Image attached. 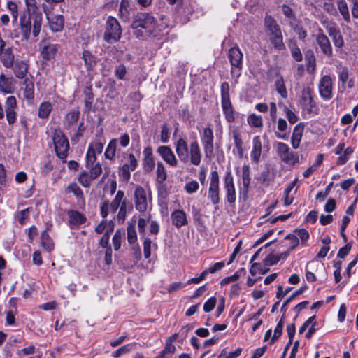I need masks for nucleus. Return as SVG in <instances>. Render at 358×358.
Wrapping results in <instances>:
<instances>
[{
	"instance_id": "f257e3e1",
	"label": "nucleus",
	"mask_w": 358,
	"mask_h": 358,
	"mask_svg": "<svg viewBox=\"0 0 358 358\" xmlns=\"http://www.w3.org/2000/svg\"><path fill=\"white\" fill-rule=\"evenodd\" d=\"M27 15L24 14L20 19V29L22 39L29 41L31 31L34 38H37L41 31L43 15L36 0H24Z\"/></svg>"
},
{
	"instance_id": "f03ea898",
	"label": "nucleus",
	"mask_w": 358,
	"mask_h": 358,
	"mask_svg": "<svg viewBox=\"0 0 358 358\" xmlns=\"http://www.w3.org/2000/svg\"><path fill=\"white\" fill-rule=\"evenodd\" d=\"M177 156L182 163L189 162L194 166H199L202 159V152L200 145L196 140L188 145L183 138H179L175 143Z\"/></svg>"
},
{
	"instance_id": "7ed1b4c3",
	"label": "nucleus",
	"mask_w": 358,
	"mask_h": 358,
	"mask_svg": "<svg viewBox=\"0 0 358 358\" xmlns=\"http://www.w3.org/2000/svg\"><path fill=\"white\" fill-rule=\"evenodd\" d=\"M131 28L133 29L141 28L145 30V36L161 40L164 35L162 30L165 27L158 24L155 17L149 13H138L134 17Z\"/></svg>"
},
{
	"instance_id": "20e7f679",
	"label": "nucleus",
	"mask_w": 358,
	"mask_h": 358,
	"mask_svg": "<svg viewBox=\"0 0 358 358\" xmlns=\"http://www.w3.org/2000/svg\"><path fill=\"white\" fill-rule=\"evenodd\" d=\"M152 192L149 187H143L138 185L134 192L135 208L140 213H145L152 208Z\"/></svg>"
},
{
	"instance_id": "39448f33",
	"label": "nucleus",
	"mask_w": 358,
	"mask_h": 358,
	"mask_svg": "<svg viewBox=\"0 0 358 358\" xmlns=\"http://www.w3.org/2000/svg\"><path fill=\"white\" fill-rule=\"evenodd\" d=\"M264 26L265 30L273 46L280 50L285 49V46L283 43L281 29L275 20L270 15H266L264 19Z\"/></svg>"
},
{
	"instance_id": "423d86ee",
	"label": "nucleus",
	"mask_w": 358,
	"mask_h": 358,
	"mask_svg": "<svg viewBox=\"0 0 358 358\" xmlns=\"http://www.w3.org/2000/svg\"><path fill=\"white\" fill-rule=\"evenodd\" d=\"M228 58L231 66V77L234 79L235 82H237L243 69V54L238 45L234 46L229 49Z\"/></svg>"
},
{
	"instance_id": "0eeeda50",
	"label": "nucleus",
	"mask_w": 358,
	"mask_h": 358,
	"mask_svg": "<svg viewBox=\"0 0 358 358\" xmlns=\"http://www.w3.org/2000/svg\"><path fill=\"white\" fill-rule=\"evenodd\" d=\"M56 155L65 162L68 157L69 143L68 138L59 129H55L52 136Z\"/></svg>"
},
{
	"instance_id": "6e6552de",
	"label": "nucleus",
	"mask_w": 358,
	"mask_h": 358,
	"mask_svg": "<svg viewBox=\"0 0 358 358\" xmlns=\"http://www.w3.org/2000/svg\"><path fill=\"white\" fill-rule=\"evenodd\" d=\"M122 36V29L116 18L109 16L107 18L103 39L108 43L117 42Z\"/></svg>"
},
{
	"instance_id": "1a4fd4ad",
	"label": "nucleus",
	"mask_w": 358,
	"mask_h": 358,
	"mask_svg": "<svg viewBox=\"0 0 358 358\" xmlns=\"http://www.w3.org/2000/svg\"><path fill=\"white\" fill-rule=\"evenodd\" d=\"M313 90L310 87H304L299 96V105L303 113L307 114L315 113L317 110L316 103L313 98Z\"/></svg>"
},
{
	"instance_id": "9d476101",
	"label": "nucleus",
	"mask_w": 358,
	"mask_h": 358,
	"mask_svg": "<svg viewBox=\"0 0 358 358\" xmlns=\"http://www.w3.org/2000/svg\"><path fill=\"white\" fill-rule=\"evenodd\" d=\"M276 152L280 159L289 165L299 163V156L296 152L292 151L289 145L282 142L275 144Z\"/></svg>"
},
{
	"instance_id": "9b49d317",
	"label": "nucleus",
	"mask_w": 358,
	"mask_h": 358,
	"mask_svg": "<svg viewBox=\"0 0 358 358\" xmlns=\"http://www.w3.org/2000/svg\"><path fill=\"white\" fill-rule=\"evenodd\" d=\"M201 141L203 148L205 157L211 159L214 156V136L213 129L206 127L201 133Z\"/></svg>"
},
{
	"instance_id": "f8f14e48",
	"label": "nucleus",
	"mask_w": 358,
	"mask_h": 358,
	"mask_svg": "<svg viewBox=\"0 0 358 358\" xmlns=\"http://www.w3.org/2000/svg\"><path fill=\"white\" fill-rule=\"evenodd\" d=\"M43 10L45 14L50 29L52 32L62 31L64 26V16L62 15L50 14L45 6H43Z\"/></svg>"
},
{
	"instance_id": "ddd939ff",
	"label": "nucleus",
	"mask_w": 358,
	"mask_h": 358,
	"mask_svg": "<svg viewBox=\"0 0 358 358\" xmlns=\"http://www.w3.org/2000/svg\"><path fill=\"white\" fill-rule=\"evenodd\" d=\"M224 189L226 192V198L227 202L234 204L236 202V189L234 177L231 171L226 172L224 178Z\"/></svg>"
},
{
	"instance_id": "4468645a",
	"label": "nucleus",
	"mask_w": 358,
	"mask_h": 358,
	"mask_svg": "<svg viewBox=\"0 0 358 358\" xmlns=\"http://www.w3.org/2000/svg\"><path fill=\"white\" fill-rule=\"evenodd\" d=\"M17 99L14 96H10L6 98L5 101V112L6 119L9 124H13L17 120Z\"/></svg>"
},
{
	"instance_id": "2eb2a0df",
	"label": "nucleus",
	"mask_w": 358,
	"mask_h": 358,
	"mask_svg": "<svg viewBox=\"0 0 358 358\" xmlns=\"http://www.w3.org/2000/svg\"><path fill=\"white\" fill-rule=\"evenodd\" d=\"M318 90L320 95L323 99L330 100L332 98L333 83L329 76L326 75L320 78Z\"/></svg>"
},
{
	"instance_id": "dca6fc26",
	"label": "nucleus",
	"mask_w": 358,
	"mask_h": 358,
	"mask_svg": "<svg viewBox=\"0 0 358 358\" xmlns=\"http://www.w3.org/2000/svg\"><path fill=\"white\" fill-rule=\"evenodd\" d=\"M157 152L169 166L171 167L178 166V161L169 146L161 145L157 148Z\"/></svg>"
},
{
	"instance_id": "f3484780",
	"label": "nucleus",
	"mask_w": 358,
	"mask_h": 358,
	"mask_svg": "<svg viewBox=\"0 0 358 358\" xmlns=\"http://www.w3.org/2000/svg\"><path fill=\"white\" fill-rule=\"evenodd\" d=\"M316 42L324 55L329 57L332 55V47L331 43L328 37L320 28L319 29V32L316 36Z\"/></svg>"
},
{
	"instance_id": "a211bd4d",
	"label": "nucleus",
	"mask_w": 358,
	"mask_h": 358,
	"mask_svg": "<svg viewBox=\"0 0 358 358\" xmlns=\"http://www.w3.org/2000/svg\"><path fill=\"white\" fill-rule=\"evenodd\" d=\"M41 45V55L43 59L46 61L54 59L59 48L58 44L50 43L45 41H43Z\"/></svg>"
},
{
	"instance_id": "6ab92c4d",
	"label": "nucleus",
	"mask_w": 358,
	"mask_h": 358,
	"mask_svg": "<svg viewBox=\"0 0 358 358\" xmlns=\"http://www.w3.org/2000/svg\"><path fill=\"white\" fill-rule=\"evenodd\" d=\"M143 168L146 173H150L155 168V162L152 148L150 146L145 147L143 151Z\"/></svg>"
},
{
	"instance_id": "aec40b11",
	"label": "nucleus",
	"mask_w": 358,
	"mask_h": 358,
	"mask_svg": "<svg viewBox=\"0 0 358 358\" xmlns=\"http://www.w3.org/2000/svg\"><path fill=\"white\" fill-rule=\"evenodd\" d=\"M69 217V225L71 229H74L84 224L87 221L86 217L78 210H69L67 212Z\"/></svg>"
},
{
	"instance_id": "412c9836",
	"label": "nucleus",
	"mask_w": 358,
	"mask_h": 358,
	"mask_svg": "<svg viewBox=\"0 0 358 358\" xmlns=\"http://www.w3.org/2000/svg\"><path fill=\"white\" fill-rule=\"evenodd\" d=\"M16 81L13 77L0 74V91L4 94H12L15 91Z\"/></svg>"
},
{
	"instance_id": "4be33fe9",
	"label": "nucleus",
	"mask_w": 358,
	"mask_h": 358,
	"mask_svg": "<svg viewBox=\"0 0 358 358\" xmlns=\"http://www.w3.org/2000/svg\"><path fill=\"white\" fill-rule=\"evenodd\" d=\"M262 142L259 136H256L252 138V148L250 152L251 160L255 164H258L260 161L262 152Z\"/></svg>"
},
{
	"instance_id": "5701e85b",
	"label": "nucleus",
	"mask_w": 358,
	"mask_h": 358,
	"mask_svg": "<svg viewBox=\"0 0 358 358\" xmlns=\"http://www.w3.org/2000/svg\"><path fill=\"white\" fill-rule=\"evenodd\" d=\"M11 68L13 69V73L17 78L23 79L27 74L29 64L24 60L16 59Z\"/></svg>"
},
{
	"instance_id": "b1692460",
	"label": "nucleus",
	"mask_w": 358,
	"mask_h": 358,
	"mask_svg": "<svg viewBox=\"0 0 358 358\" xmlns=\"http://www.w3.org/2000/svg\"><path fill=\"white\" fill-rule=\"evenodd\" d=\"M221 90V105L222 110L232 108V103L230 99L229 85L227 82H223L220 86Z\"/></svg>"
},
{
	"instance_id": "393cba45",
	"label": "nucleus",
	"mask_w": 358,
	"mask_h": 358,
	"mask_svg": "<svg viewBox=\"0 0 358 358\" xmlns=\"http://www.w3.org/2000/svg\"><path fill=\"white\" fill-rule=\"evenodd\" d=\"M303 131L304 124L303 122H300L294 127L291 138V143L294 149H297L299 147Z\"/></svg>"
},
{
	"instance_id": "a878e982",
	"label": "nucleus",
	"mask_w": 358,
	"mask_h": 358,
	"mask_svg": "<svg viewBox=\"0 0 358 358\" xmlns=\"http://www.w3.org/2000/svg\"><path fill=\"white\" fill-rule=\"evenodd\" d=\"M172 224L177 228L187 224V215L182 210H176L171 215Z\"/></svg>"
},
{
	"instance_id": "bb28decb",
	"label": "nucleus",
	"mask_w": 358,
	"mask_h": 358,
	"mask_svg": "<svg viewBox=\"0 0 358 358\" xmlns=\"http://www.w3.org/2000/svg\"><path fill=\"white\" fill-rule=\"evenodd\" d=\"M81 58L84 62V65L87 71H92L98 62L96 56L89 50H84L82 52Z\"/></svg>"
},
{
	"instance_id": "cd10ccee",
	"label": "nucleus",
	"mask_w": 358,
	"mask_h": 358,
	"mask_svg": "<svg viewBox=\"0 0 358 358\" xmlns=\"http://www.w3.org/2000/svg\"><path fill=\"white\" fill-rule=\"evenodd\" d=\"M0 59L4 67L10 69L13 66L15 55L11 48L3 49L0 54Z\"/></svg>"
},
{
	"instance_id": "c85d7f7f",
	"label": "nucleus",
	"mask_w": 358,
	"mask_h": 358,
	"mask_svg": "<svg viewBox=\"0 0 358 358\" xmlns=\"http://www.w3.org/2000/svg\"><path fill=\"white\" fill-rule=\"evenodd\" d=\"M231 136L234 140L235 147L237 150V154L239 158H243L244 155L243 141L241 138V132L238 129H234L231 131Z\"/></svg>"
},
{
	"instance_id": "c756f323",
	"label": "nucleus",
	"mask_w": 358,
	"mask_h": 358,
	"mask_svg": "<svg viewBox=\"0 0 358 358\" xmlns=\"http://www.w3.org/2000/svg\"><path fill=\"white\" fill-rule=\"evenodd\" d=\"M167 179V172L166 167L162 162L158 161L156 169V182L163 184Z\"/></svg>"
},
{
	"instance_id": "7c9ffc66",
	"label": "nucleus",
	"mask_w": 358,
	"mask_h": 358,
	"mask_svg": "<svg viewBox=\"0 0 358 358\" xmlns=\"http://www.w3.org/2000/svg\"><path fill=\"white\" fill-rule=\"evenodd\" d=\"M336 5L338 10L345 22L349 23L351 21L348 5L345 0H337Z\"/></svg>"
},
{
	"instance_id": "2f4dec72",
	"label": "nucleus",
	"mask_w": 358,
	"mask_h": 358,
	"mask_svg": "<svg viewBox=\"0 0 358 358\" xmlns=\"http://www.w3.org/2000/svg\"><path fill=\"white\" fill-rule=\"evenodd\" d=\"M123 203H127L124 199V193L122 190H118L112 202L109 203L111 212L115 213Z\"/></svg>"
},
{
	"instance_id": "473e14b6",
	"label": "nucleus",
	"mask_w": 358,
	"mask_h": 358,
	"mask_svg": "<svg viewBox=\"0 0 358 358\" xmlns=\"http://www.w3.org/2000/svg\"><path fill=\"white\" fill-rule=\"evenodd\" d=\"M129 4L130 0H121L118 15L124 22H127L130 19V13L129 10Z\"/></svg>"
},
{
	"instance_id": "72a5a7b5",
	"label": "nucleus",
	"mask_w": 358,
	"mask_h": 358,
	"mask_svg": "<svg viewBox=\"0 0 358 358\" xmlns=\"http://www.w3.org/2000/svg\"><path fill=\"white\" fill-rule=\"evenodd\" d=\"M117 147V140L116 138L111 139L109 143L108 144L104 152V156L106 159H109L110 161H113L115 159Z\"/></svg>"
},
{
	"instance_id": "f704fd0d",
	"label": "nucleus",
	"mask_w": 358,
	"mask_h": 358,
	"mask_svg": "<svg viewBox=\"0 0 358 358\" xmlns=\"http://www.w3.org/2000/svg\"><path fill=\"white\" fill-rule=\"evenodd\" d=\"M208 198L214 205L220 202V184H210Z\"/></svg>"
},
{
	"instance_id": "c9c22d12",
	"label": "nucleus",
	"mask_w": 358,
	"mask_h": 358,
	"mask_svg": "<svg viewBox=\"0 0 358 358\" xmlns=\"http://www.w3.org/2000/svg\"><path fill=\"white\" fill-rule=\"evenodd\" d=\"M52 110V105L50 101H43L38 106V116L41 119H46L49 117Z\"/></svg>"
},
{
	"instance_id": "e433bc0d",
	"label": "nucleus",
	"mask_w": 358,
	"mask_h": 358,
	"mask_svg": "<svg viewBox=\"0 0 358 358\" xmlns=\"http://www.w3.org/2000/svg\"><path fill=\"white\" fill-rule=\"evenodd\" d=\"M80 117V111L77 109L72 110L68 113L64 119V123L67 128L74 125Z\"/></svg>"
},
{
	"instance_id": "4c0bfd02",
	"label": "nucleus",
	"mask_w": 358,
	"mask_h": 358,
	"mask_svg": "<svg viewBox=\"0 0 358 358\" xmlns=\"http://www.w3.org/2000/svg\"><path fill=\"white\" fill-rule=\"evenodd\" d=\"M275 88L282 99L287 98L288 93L285 84L284 78L282 76H280L277 78L275 82Z\"/></svg>"
},
{
	"instance_id": "58836bf2",
	"label": "nucleus",
	"mask_w": 358,
	"mask_h": 358,
	"mask_svg": "<svg viewBox=\"0 0 358 358\" xmlns=\"http://www.w3.org/2000/svg\"><path fill=\"white\" fill-rule=\"evenodd\" d=\"M250 173V166L247 164H244L242 167L241 178L243 181V190L245 193L248 192L250 184L251 179Z\"/></svg>"
},
{
	"instance_id": "ea45409f",
	"label": "nucleus",
	"mask_w": 358,
	"mask_h": 358,
	"mask_svg": "<svg viewBox=\"0 0 358 358\" xmlns=\"http://www.w3.org/2000/svg\"><path fill=\"white\" fill-rule=\"evenodd\" d=\"M41 245L48 252L54 249V243L46 231H44L41 234Z\"/></svg>"
},
{
	"instance_id": "a19ab883",
	"label": "nucleus",
	"mask_w": 358,
	"mask_h": 358,
	"mask_svg": "<svg viewBox=\"0 0 358 358\" xmlns=\"http://www.w3.org/2000/svg\"><path fill=\"white\" fill-rule=\"evenodd\" d=\"M24 85H25L24 90V96L26 99L29 101H32L34 99V83L31 81L25 80L24 81Z\"/></svg>"
},
{
	"instance_id": "79ce46f5",
	"label": "nucleus",
	"mask_w": 358,
	"mask_h": 358,
	"mask_svg": "<svg viewBox=\"0 0 358 358\" xmlns=\"http://www.w3.org/2000/svg\"><path fill=\"white\" fill-rule=\"evenodd\" d=\"M176 351L174 345H166L155 358H171Z\"/></svg>"
},
{
	"instance_id": "37998d69",
	"label": "nucleus",
	"mask_w": 358,
	"mask_h": 358,
	"mask_svg": "<svg viewBox=\"0 0 358 358\" xmlns=\"http://www.w3.org/2000/svg\"><path fill=\"white\" fill-rule=\"evenodd\" d=\"M95 180L94 178H91V175L88 171H84L79 176L78 182L80 184L86 188L90 187L92 180Z\"/></svg>"
},
{
	"instance_id": "c03bdc74",
	"label": "nucleus",
	"mask_w": 358,
	"mask_h": 358,
	"mask_svg": "<svg viewBox=\"0 0 358 358\" xmlns=\"http://www.w3.org/2000/svg\"><path fill=\"white\" fill-rule=\"evenodd\" d=\"M248 123L250 126L253 127H262L263 125L262 118L260 115H257L255 113L250 115L248 117Z\"/></svg>"
},
{
	"instance_id": "a18cd8bd",
	"label": "nucleus",
	"mask_w": 358,
	"mask_h": 358,
	"mask_svg": "<svg viewBox=\"0 0 358 358\" xmlns=\"http://www.w3.org/2000/svg\"><path fill=\"white\" fill-rule=\"evenodd\" d=\"M90 169L88 172L91 175V178H97L102 173V166L99 162L90 164V166H87Z\"/></svg>"
},
{
	"instance_id": "49530a36",
	"label": "nucleus",
	"mask_w": 358,
	"mask_h": 358,
	"mask_svg": "<svg viewBox=\"0 0 358 358\" xmlns=\"http://www.w3.org/2000/svg\"><path fill=\"white\" fill-rule=\"evenodd\" d=\"M322 24H323L324 27L327 31L329 35L331 37L334 35L336 36V34H338L340 31L336 27L335 23L328 21V20H324L322 21Z\"/></svg>"
},
{
	"instance_id": "de8ad7c7",
	"label": "nucleus",
	"mask_w": 358,
	"mask_h": 358,
	"mask_svg": "<svg viewBox=\"0 0 358 358\" xmlns=\"http://www.w3.org/2000/svg\"><path fill=\"white\" fill-rule=\"evenodd\" d=\"M124 236V231L121 229H117L113 237V244L115 250H118L121 247V241L122 237Z\"/></svg>"
},
{
	"instance_id": "09e8293b",
	"label": "nucleus",
	"mask_w": 358,
	"mask_h": 358,
	"mask_svg": "<svg viewBox=\"0 0 358 358\" xmlns=\"http://www.w3.org/2000/svg\"><path fill=\"white\" fill-rule=\"evenodd\" d=\"M284 325V315L281 317L278 324L274 329V334L271 340V343L273 344L275 341L282 335V329Z\"/></svg>"
},
{
	"instance_id": "8fccbe9b",
	"label": "nucleus",
	"mask_w": 358,
	"mask_h": 358,
	"mask_svg": "<svg viewBox=\"0 0 358 358\" xmlns=\"http://www.w3.org/2000/svg\"><path fill=\"white\" fill-rule=\"evenodd\" d=\"M66 191L69 193H73L77 198H81L83 196L82 189L76 182L70 183L67 186Z\"/></svg>"
},
{
	"instance_id": "3c124183",
	"label": "nucleus",
	"mask_w": 358,
	"mask_h": 358,
	"mask_svg": "<svg viewBox=\"0 0 358 358\" xmlns=\"http://www.w3.org/2000/svg\"><path fill=\"white\" fill-rule=\"evenodd\" d=\"M199 188V182L195 180H192L185 183L184 189L187 194H193L197 192Z\"/></svg>"
},
{
	"instance_id": "603ef678",
	"label": "nucleus",
	"mask_w": 358,
	"mask_h": 358,
	"mask_svg": "<svg viewBox=\"0 0 358 358\" xmlns=\"http://www.w3.org/2000/svg\"><path fill=\"white\" fill-rule=\"evenodd\" d=\"M133 346L134 344L130 343L118 348L113 353V357L120 358L122 355L129 353L132 350Z\"/></svg>"
},
{
	"instance_id": "864d4df0",
	"label": "nucleus",
	"mask_w": 358,
	"mask_h": 358,
	"mask_svg": "<svg viewBox=\"0 0 358 358\" xmlns=\"http://www.w3.org/2000/svg\"><path fill=\"white\" fill-rule=\"evenodd\" d=\"M7 8L10 12L13 22H16L18 17V8L16 3L9 1L7 3Z\"/></svg>"
},
{
	"instance_id": "5fc2aeb1",
	"label": "nucleus",
	"mask_w": 358,
	"mask_h": 358,
	"mask_svg": "<svg viewBox=\"0 0 358 358\" xmlns=\"http://www.w3.org/2000/svg\"><path fill=\"white\" fill-rule=\"evenodd\" d=\"M133 169H130L128 165H122L119 170V176L124 180L128 181L131 178V172L133 171Z\"/></svg>"
},
{
	"instance_id": "6e6d98bb",
	"label": "nucleus",
	"mask_w": 358,
	"mask_h": 358,
	"mask_svg": "<svg viewBox=\"0 0 358 358\" xmlns=\"http://www.w3.org/2000/svg\"><path fill=\"white\" fill-rule=\"evenodd\" d=\"M124 158L127 159V162L124 165H128L130 169H133L134 171L138 166V161L134 155L133 153H129L127 155V157L124 156Z\"/></svg>"
},
{
	"instance_id": "4d7b16f0",
	"label": "nucleus",
	"mask_w": 358,
	"mask_h": 358,
	"mask_svg": "<svg viewBox=\"0 0 358 358\" xmlns=\"http://www.w3.org/2000/svg\"><path fill=\"white\" fill-rule=\"evenodd\" d=\"M15 217L17 220V222L22 224L24 225L27 222V221L29 220V208L22 210L20 212H18Z\"/></svg>"
},
{
	"instance_id": "13d9d810",
	"label": "nucleus",
	"mask_w": 358,
	"mask_h": 358,
	"mask_svg": "<svg viewBox=\"0 0 358 358\" xmlns=\"http://www.w3.org/2000/svg\"><path fill=\"white\" fill-rule=\"evenodd\" d=\"M109 227H110V229H106V231H105V234H103V236H102V238L100 240V245L102 248H107L109 245L110 235L113 230V225H111L110 224H109Z\"/></svg>"
},
{
	"instance_id": "bf43d9fd",
	"label": "nucleus",
	"mask_w": 358,
	"mask_h": 358,
	"mask_svg": "<svg viewBox=\"0 0 358 358\" xmlns=\"http://www.w3.org/2000/svg\"><path fill=\"white\" fill-rule=\"evenodd\" d=\"M103 145L104 143L103 142L99 140H95L90 144L88 148L97 155H99L103 151Z\"/></svg>"
},
{
	"instance_id": "052dcab7",
	"label": "nucleus",
	"mask_w": 358,
	"mask_h": 358,
	"mask_svg": "<svg viewBox=\"0 0 358 358\" xmlns=\"http://www.w3.org/2000/svg\"><path fill=\"white\" fill-rule=\"evenodd\" d=\"M127 240L130 244H133L137 241V234L134 225L127 227Z\"/></svg>"
},
{
	"instance_id": "680f3d73",
	"label": "nucleus",
	"mask_w": 358,
	"mask_h": 358,
	"mask_svg": "<svg viewBox=\"0 0 358 358\" xmlns=\"http://www.w3.org/2000/svg\"><path fill=\"white\" fill-rule=\"evenodd\" d=\"M285 239L289 241L290 245L288 249L289 251L294 250L299 244V240L294 234H289L287 235Z\"/></svg>"
},
{
	"instance_id": "e2e57ef3",
	"label": "nucleus",
	"mask_w": 358,
	"mask_h": 358,
	"mask_svg": "<svg viewBox=\"0 0 358 358\" xmlns=\"http://www.w3.org/2000/svg\"><path fill=\"white\" fill-rule=\"evenodd\" d=\"M303 288L301 287L298 290L295 291L289 298H287L285 301L283 303L282 307H281V311H283L284 313L286 311L285 307L292 301H294V299L301 294L303 292Z\"/></svg>"
},
{
	"instance_id": "0e129e2a",
	"label": "nucleus",
	"mask_w": 358,
	"mask_h": 358,
	"mask_svg": "<svg viewBox=\"0 0 358 358\" xmlns=\"http://www.w3.org/2000/svg\"><path fill=\"white\" fill-rule=\"evenodd\" d=\"M127 73V68L124 64H119L115 67V75L120 80H124Z\"/></svg>"
},
{
	"instance_id": "69168bd1",
	"label": "nucleus",
	"mask_w": 358,
	"mask_h": 358,
	"mask_svg": "<svg viewBox=\"0 0 358 358\" xmlns=\"http://www.w3.org/2000/svg\"><path fill=\"white\" fill-rule=\"evenodd\" d=\"M152 241L145 238L143 241V255L145 259L150 258L151 255Z\"/></svg>"
},
{
	"instance_id": "338daca9",
	"label": "nucleus",
	"mask_w": 358,
	"mask_h": 358,
	"mask_svg": "<svg viewBox=\"0 0 358 358\" xmlns=\"http://www.w3.org/2000/svg\"><path fill=\"white\" fill-rule=\"evenodd\" d=\"M217 299L215 297H210L205 302L203 305V310L206 313H209L213 310L216 305Z\"/></svg>"
},
{
	"instance_id": "774afa93",
	"label": "nucleus",
	"mask_w": 358,
	"mask_h": 358,
	"mask_svg": "<svg viewBox=\"0 0 358 358\" xmlns=\"http://www.w3.org/2000/svg\"><path fill=\"white\" fill-rule=\"evenodd\" d=\"M294 234L296 236H299L301 241V243L303 244L306 241H307L309 238V233L305 229H299L294 230Z\"/></svg>"
}]
</instances>
